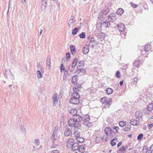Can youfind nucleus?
I'll use <instances>...</instances> for the list:
<instances>
[{"label": "nucleus", "instance_id": "obj_1", "mask_svg": "<svg viewBox=\"0 0 153 153\" xmlns=\"http://www.w3.org/2000/svg\"><path fill=\"white\" fill-rule=\"evenodd\" d=\"M77 87H76L73 88L74 93L71 95L72 97L70 100V102L71 103L74 104H77L79 102L80 95L77 91L78 90L79 91Z\"/></svg>", "mask_w": 153, "mask_h": 153}, {"label": "nucleus", "instance_id": "obj_2", "mask_svg": "<svg viewBox=\"0 0 153 153\" xmlns=\"http://www.w3.org/2000/svg\"><path fill=\"white\" fill-rule=\"evenodd\" d=\"M80 119H74V118H70L68 120V123L69 126L71 127H73L74 129L78 130L81 127V125L80 123Z\"/></svg>", "mask_w": 153, "mask_h": 153}, {"label": "nucleus", "instance_id": "obj_3", "mask_svg": "<svg viewBox=\"0 0 153 153\" xmlns=\"http://www.w3.org/2000/svg\"><path fill=\"white\" fill-rule=\"evenodd\" d=\"M72 150L73 151L78 150L81 153H84L85 152V149L83 146H80L77 143H73L71 146Z\"/></svg>", "mask_w": 153, "mask_h": 153}, {"label": "nucleus", "instance_id": "obj_4", "mask_svg": "<svg viewBox=\"0 0 153 153\" xmlns=\"http://www.w3.org/2000/svg\"><path fill=\"white\" fill-rule=\"evenodd\" d=\"M101 101L104 104L103 108H108L111 104L112 100L110 98H108L106 97H105L101 99Z\"/></svg>", "mask_w": 153, "mask_h": 153}, {"label": "nucleus", "instance_id": "obj_5", "mask_svg": "<svg viewBox=\"0 0 153 153\" xmlns=\"http://www.w3.org/2000/svg\"><path fill=\"white\" fill-rule=\"evenodd\" d=\"M104 132L107 136L105 137H103L102 138V140L103 141L106 142L108 138V136H111V133L112 132V130L110 127H106L105 129Z\"/></svg>", "mask_w": 153, "mask_h": 153}, {"label": "nucleus", "instance_id": "obj_6", "mask_svg": "<svg viewBox=\"0 0 153 153\" xmlns=\"http://www.w3.org/2000/svg\"><path fill=\"white\" fill-rule=\"evenodd\" d=\"M75 22L76 20L74 19V16H71L68 21V30H70L73 28Z\"/></svg>", "mask_w": 153, "mask_h": 153}, {"label": "nucleus", "instance_id": "obj_7", "mask_svg": "<svg viewBox=\"0 0 153 153\" xmlns=\"http://www.w3.org/2000/svg\"><path fill=\"white\" fill-rule=\"evenodd\" d=\"M70 114L73 116L74 119H78L79 120L80 117V115L77 114V110L76 108H74L71 109L70 111Z\"/></svg>", "mask_w": 153, "mask_h": 153}, {"label": "nucleus", "instance_id": "obj_8", "mask_svg": "<svg viewBox=\"0 0 153 153\" xmlns=\"http://www.w3.org/2000/svg\"><path fill=\"white\" fill-rule=\"evenodd\" d=\"M5 75L6 77L11 79H14V77L13 74L10 72L9 69H6L5 71Z\"/></svg>", "mask_w": 153, "mask_h": 153}, {"label": "nucleus", "instance_id": "obj_9", "mask_svg": "<svg viewBox=\"0 0 153 153\" xmlns=\"http://www.w3.org/2000/svg\"><path fill=\"white\" fill-rule=\"evenodd\" d=\"M116 27L117 28L119 31L120 32H123L124 30V28L125 27L124 24L123 23H120L116 25Z\"/></svg>", "mask_w": 153, "mask_h": 153}, {"label": "nucleus", "instance_id": "obj_10", "mask_svg": "<svg viewBox=\"0 0 153 153\" xmlns=\"http://www.w3.org/2000/svg\"><path fill=\"white\" fill-rule=\"evenodd\" d=\"M79 119H80V122L82 121L84 122L85 123H86L87 122H89L90 120L89 116L88 115H86L85 117H83L80 115V117H79Z\"/></svg>", "mask_w": 153, "mask_h": 153}, {"label": "nucleus", "instance_id": "obj_11", "mask_svg": "<svg viewBox=\"0 0 153 153\" xmlns=\"http://www.w3.org/2000/svg\"><path fill=\"white\" fill-rule=\"evenodd\" d=\"M74 139L72 138L69 139L67 141L66 146L68 148H71L73 143H74Z\"/></svg>", "mask_w": 153, "mask_h": 153}, {"label": "nucleus", "instance_id": "obj_12", "mask_svg": "<svg viewBox=\"0 0 153 153\" xmlns=\"http://www.w3.org/2000/svg\"><path fill=\"white\" fill-rule=\"evenodd\" d=\"M108 19L110 22H113L117 19L116 15L114 13L110 14L108 16Z\"/></svg>", "mask_w": 153, "mask_h": 153}, {"label": "nucleus", "instance_id": "obj_13", "mask_svg": "<svg viewBox=\"0 0 153 153\" xmlns=\"http://www.w3.org/2000/svg\"><path fill=\"white\" fill-rule=\"evenodd\" d=\"M57 96L58 94H54L53 96V106H56L57 102H58V100L57 98Z\"/></svg>", "mask_w": 153, "mask_h": 153}, {"label": "nucleus", "instance_id": "obj_14", "mask_svg": "<svg viewBox=\"0 0 153 153\" xmlns=\"http://www.w3.org/2000/svg\"><path fill=\"white\" fill-rule=\"evenodd\" d=\"M72 131L69 128H67L65 130L64 134L65 136H68L72 135Z\"/></svg>", "mask_w": 153, "mask_h": 153}, {"label": "nucleus", "instance_id": "obj_15", "mask_svg": "<svg viewBox=\"0 0 153 153\" xmlns=\"http://www.w3.org/2000/svg\"><path fill=\"white\" fill-rule=\"evenodd\" d=\"M143 116V113L141 111H138L135 113L136 118L138 120H140L142 118Z\"/></svg>", "mask_w": 153, "mask_h": 153}, {"label": "nucleus", "instance_id": "obj_16", "mask_svg": "<svg viewBox=\"0 0 153 153\" xmlns=\"http://www.w3.org/2000/svg\"><path fill=\"white\" fill-rule=\"evenodd\" d=\"M78 76L76 75H75L73 76H72L71 79V83L74 85L76 84L77 81Z\"/></svg>", "mask_w": 153, "mask_h": 153}, {"label": "nucleus", "instance_id": "obj_17", "mask_svg": "<svg viewBox=\"0 0 153 153\" xmlns=\"http://www.w3.org/2000/svg\"><path fill=\"white\" fill-rule=\"evenodd\" d=\"M83 52L84 54H87L89 51V48L87 45H85L83 48Z\"/></svg>", "mask_w": 153, "mask_h": 153}, {"label": "nucleus", "instance_id": "obj_18", "mask_svg": "<svg viewBox=\"0 0 153 153\" xmlns=\"http://www.w3.org/2000/svg\"><path fill=\"white\" fill-rule=\"evenodd\" d=\"M70 50L71 54L74 55L76 52V50L74 45H72L70 47Z\"/></svg>", "mask_w": 153, "mask_h": 153}, {"label": "nucleus", "instance_id": "obj_19", "mask_svg": "<svg viewBox=\"0 0 153 153\" xmlns=\"http://www.w3.org/2000/svg\"><path fill=\"white\" fill-rule=\"evenodd\" d=\"M46 62H47V67L48 68V69H50L51 67V57L49 56H48L47 59L46 60Z\"/></svg>", "mask_w": 153, "mask_h": 153}, {"label": "nucleus", "instance_id": "obj_20", "mask_svg": "<svg viewBox=\"0 0 153 153\" xmlns=\"http://www.w3.org/2000/svg\"><path fill=\"white\" fill-rule=\"evenodd\" d=\"M77 72L78 73H80V74L81 75H83L86 73V71L85 70L82 68L78 69L77 70Z\"/></svg>", "mask_w": 153, "mask_h": 153}, {"label": "nucleus", "instance_id": "obj_21", "mask_svg": "<svg viewBox=\"0 0 153 153\" xmlns=\"http://www.w3.org/2000/svg\"><path fill=\"white\" fill-rule=\"evenodd\" d=\"M151 48V45L149 44H147L146 45L144 48V51L146 52H147L149 51Z\"/></svg>", "mask_w": 153, "mask_h": 153}, {"label": "nucleus", "instance_id": "obj_22", "mask_svg": "<svg viewBox=\"0 0 153 153\" xmlns=\"http://www.w3.org/2000/svg\"><path fill=\"white\" fill-rule=\"evenodd\" d=\"M153 109V103H152L149 104L147 106V110L149 111H151Z\"/></svg>", "mask_w": 153, "mask_h": 153}, {"label": "nucleus", "instance_id": "obj_23", "mask_svg": "<svg viewBox=\"0 0 153 153\" xmlns=\"http://www.w3.org/2000/svg\"><path fill=\"white\" fill-rule=\"evenodd\" d=\"M102 25L104 26L107 27L108 26L110 25V23L107 21H106L105 22H103L101 23Z\"/></svg>", "mask_w": 153, "mask_h": 153}, {"label": "nucleus", "instance_id": "obj_24", "mask_svg": "<svg viewBox=\"0 0 153 153\" xmlns=\"http://www.w3.org/2000/svg\"><path fill=\"white\" fill-rule=\"evenodd\" d=\"M59 126H56L55 128L53 135L54 136V135L57 136L59 132Z\"/></svg>", "mask_w": 153, "mask_h": 153}, {"label": "nucleus", "instance_id": "obj_25", "mask_svg": "<svg viewBox=\"0 0 153 153\" xmlns=\"http://www.w3.org/2000/svg\"><path fill=\"white\" fill-rule=\"evenodd\" d=\"M124 12V10L122 8H119L117 11L116 13L119 15H121Z\"/></svg>", "mask_w": 153, "mask_h": 153}, {"label": "nucleus", "instance_id": "obj_26", "mask_svg": "<svg viewBox=\"0 0 153 153\" xmlns=\"http://www.w3.org/2000/svg\"><path fill=\"white\" fill-rule=\"evenodd\" d=\"M79 132L78 131H75L73 134V137H75L76 138L77 137L79 136Z\"/></svg>", "mask_w": 153, "mask_h": 153}, {"label": "nucleus", "instance_id": "obj_27", "mask_svg": "<svg viewBox=\"0 0 153 153\" xmlns=\"http://www.w3.org/2000/svg\"><path fill=\"white\" fill-rule=\"evenodd\" d=\"M109 10L107 7H105L103 10L102 11V13L104 15H106L109 12Z\"/></svg>", "mask_w": 153, "mask_h": 153}, {"label": "nucleus", "instance_id": "obj_28", "mask_svg": "<svg viewBox=\"0 0 153 153\" xmlns=\"http://www.w3.org/2000/svg\"><path fill=\"white\" fill-rule=\"evenodd\" d=\"M105 91L107 94H111L113 91V90L112 88H107Z\"/></svg>", "mask_w": 153, "mask_h": 153}, {"label": "nucleus", "instance_id": "obj_29", "mask_svg": "<svg viewBox=\"0 0 153 153\" xmlns=\"http://www.w3.org/2000/svg\"><path fill=\"white\" fill-rule=\"evenodd\" d=\"M77 61L78 60L77 58L74 59L71 65L72 68H74L75 67L77 63Z\"/></svg>", "mask_w": 153, "mask_h": 153}, {"label": "nucleus", "instance_id": "obj_30", "mask_svg": "<svg viewBox=\"0 0 153 153\" xmlns=\"http://www.w3.org/2000/svg\"><path fill=\"white\" fill-rule=\"evenodd\" d=\"M98 39H100L101 41L103 40L105 37V35L103 33H100L98 34Z\"/></svg>", "mask_w": 153, "mask_h": 153}, {"label": "nucleus", "instance_id": "obj_31", "mask_svg": "<svg viewBox=\"0 0 153 153\" xmlns=\"http://www.w3.org/2000/svg\"><path fill=\"white\" fill-rule=\"evenodd\" d=\"M76 140L77 142L80 143L83 142L84 140V138L82 137H80L79 136L78 137H77L76 138Z\"/></svg>", "mask_w": 153, "mask_h": 153}, {"label": "nucleus", "instance_id": "obj_32", "mask_svg": "<svg viewBox=\"0 0 153 153\" xmlns=\"http://www.w3.org/2000/svg\"><path fill=\"white\" fill-rule=\"evenodd\" d=\"M140 61L139 60H137L134 62V65L138 67L140 64Z\"/></svg>", "mask_w": 153, "mask_h": 153}, {"label": "nucleus", "instance_id": "obj_33", "mask_svg": "<svg viewBox=\"0 0 153 153\" xmlns=\"http://www.w3.org/2000/svg\"><path fill=\"white\" fill-rule=\"evenodd\" d=\"M47 5L46 3L44 2H42V11H44L45 10Z\"/></svg>", "mask_w": 153, "mask_h": 153}, {"label": "nucleus", "instance_id": "obj_34", "mask_svg": "<svg viewBox=\"0 0 153 153\" xmlns=\"http://www.w3.org/2000/svg\"><path fill=\"white\" fill-rule=\"evenodd\" d=\"M131 127L130 126L127 125L123 128V130L125 131H129L130 130Z\"/></svg>", "mask_w": 153, "mask_h": 153}, {"label": "nucleus", "instance_id": "obj_35", "mask_svg": "<svg viewBox=\"0 0 153 153\" xmlns=\"http://www.w3.org/2000/svg\"><path fill=\"white\" fill-rule=\"evenodd\" d=\"M78 28L76 27L74 28L72 31V34L74 35H76L78 32Z\"/></svg>", "mask_w": 153, "mask_h": 153}, {"label": "nucleus", "instance_id": "obj_36", "mask_svg": "<svg viewBox=\"0 0 153 153\" xmlns=\"http://www.w3.org/2000/svg\"><path fill=\"white\" fill-rule=\"evenodd\" d=\"M126 124V122H124L121 121L119 122V125L121 127H123Z\"/></svg>", "mask_w": 153, "mask_h": 153}, {"label": "nucleus", "instance_id": "obj_37", "mask_svg": "<svg viewBox=\"0 0 153 153\" xmlns=\"http://www.w3.org/2000/svg\"><path fill=\"white\" fill-rule=\"evenodd\" d=\"M130 124L134 126H137V124L136 123H135L134 120H131L130 121Z\"/></svg>", "mask_w": 153, "mask_h": 153}, {"label": "nucleus", "instance_id": "obj_38", "mask_svg": "<svg viewBox=\"0 0 153 153\" xmlns=\"http://www.w3.org/2000/svg\"><path fill=\"white\" fill-rule=\"evenodd\" d=\"M88 39H89V42H95V39L92 36H89L88 38Z\"/></svg>", "mask_w": 153, "mask_h": 153}, {"label": "nucleus", "instance_id": "obj_39", "mask_svg": "<svg viewBox=\"0 0 153 153\" xmlns=\"http://www.w3.org/2000/svg\"><path fill=\"white\" fill-rule=\"evenodd\" d=\"M102 24L101 23H99L97 24L96 28L98 30H100L101 29Z\"/></svg>", "mask_w": 153, "mask_h": 153}, {"label": "nucleus", "instance_id": "obj_40", "mask_svg": "<svg viewBox=\"0 0 153 153\" xmlns=\"http://www.w3.org/2000/svg\"><path fill=\"white\" fill-rule=\"evenodd\" d=\"M36 74L38 78H41L42 77V74L41 72L39 71H36Z\"/></svg>", "mask_w": 153, "mask_h": 153}, {"label": "nucleus", "instance_id": "obj_41", "mask_svg": "<svg viewBox=\"0 0 153 153\" xmlns=\"http://www.w3.org/2000/svg\"><path fill=\"white\" fill-rule=\"evenodd\" d=\"M79 36L81 38H85L86 37L85 33L84 32H82L79 35Z\"/></svg>", "mask_w": 153, "mask_h": 153}, {"label": "nucleus", "instance_id": "obj_42", "mask_svg": "<svg viewBox=\"0 0 153 153\" xmlns=\"http://www.w3.org/2000/svg\"><path fill=\"white\" fill-rule=\"evenodd\" d=\"M68 74V71H65L64 72V76H63V80L64 81L67 77V75Z\"/></svg>", "mask_w": 153, "mask_h": 153}, {"label": "nucleus", "instance_id": "obj_43", "mask_svg": "<svg viewBox=\"0 0 153 153\" xmlns=\"http://www.w3.org/2000/svg\"><path fill=\"white\" fill-rule=\"evenodd\" d=\"M34 143L35 145H37L38 146H39L40 143L39 140L37 139H36L34 140Z\"/></svg>", "mask_w": 153, "mask_h": 153}, {"label": "nucleus", "instance_id": "obj_44", "mask_svg": "<svg viewBox=\"0 0 153 153\" xmlns=\"http://www.w3.org/2000/svg\"><path fill=\"white\" fill-rule=\"evenodd\" d=\"M96 43L95 42H89V47H91L93 48H94V47L95 46Z\"/></svg>", "mask_w": 153, "mask_h": 153}, {"label": "nucleus", "instance_id": "obj_45", "mask_svg": "<svg viewBox=\"0 0 153 153\" xmlns=\"http://www.w3.org/2000/svg\"><path fill=\"white\" fill-rule=\"evenodd\" d=\"M115 76L117 78L120 77L121 75L119 71H117L116 73L115 74Z\"/></svg>", "mask_w": 153, "mask_h": 153}, {"label": "nucleus", "instance_id": "obj_46", "mask_svg": "<svg viewBox=\"0 0 153 153\" xmlns=\"http://www.w3.org/2000/svg\"><path fill=\"white\" fill-rule=\"evenodd\" d=\"M143 137V134H140L138 135L137 137V139L138 140H141Z\"/></svg>", "mask_w": 153, "mask_h": 153}, {"label": "nucleus", "instance_id": "obj_47", "mask_svg": "<svg viewBox=\"0 0 153 153\" xmlns=\"http://www.w3.org/2000/svg\"><path fill=\"white\" fill-rule=\"evenodd\" d=\"M84 124L88 127H90V126H91L92 125L91 123L89 122H87L86 123H84Z\"/></svg>", "mask_w": 153, "mask_h": 153}, {"label": "nucleus", "instance_id": "obj_48", "mask_svg": "<svg viewBox=\"0 0 153 153\" xmlns=\"http://www.w3.org/2000/svg\"><path fill=\"white\" fill-rule=\"evenodd\" d=\"M60 153V151L59 150H58L57 149H54V150H52L51 152V153Z\"/></svg>", "mask_w": 153, "mask_h": 153}, {"label": "nucleus", "instance_id": "obj_49", "mask_svg": "<svg viewBox=\"0 0 153 153\" xmlns=\"http://www.w3.org/2000/svg\"><path fill=\"white\" fill-rule=\"evenodd\" d=\"M56 137H57V136L55 135L54 136L53 135H52L51 139L53 140V143H54L56 140Z\"/></svg>", "mask_w": 153, "mask_h": 153}, {"label": "nucleus", "instance_id": "obj_50", "mask_svg": "<svg viewBox=\"0 0 153 153\" xmlns=\"http://www.w3.org/2000/svg\"><path fill=\"white\" fill-rule=\"evenodd\" d=\"M114 140H112L110 142V144L112 146H115L116 144V143L114 142Z\"/></svg>", "mask_w": 153, "mask_h": 153}, {"label": "nucleus", "instance_id": "obj_51", "mask_svg": "<svg viewBox=\"0 0 153 153\" xmlns=\"http://www.w3.org/2000/svg\"><path fill=\"white\" fill-rule=\"evenodd\" d=\"M83 61L82 60L79 61L78 62V66L80 67L82 66L83 65Z\"/></svg>", "mask_w": 153, "mask_h": 153}, {"label": "nucleus", "instance_id": "obj_52", "mask_svg": "<svg viewBox=\"0 0 153 153\" xmlns=\"http://www.w3.org/2000/svg\"><path fill=\"white\" fill-rule=\"evenodd\" d=\"M131 5L134 8H136L137 7V5L134 4L132 2H131L130 3Z\"/></svg>", "mask_w": 153, "mask_h": 153}, {"label": "nucleus", "instance_id": "obj_53", "mask_svg": "<svg viewBox=\"0 0 153 153\" xmlns=\"http://www.w3.org/2000/svg\"><path fill=\"white\" fill-rule=\"evenodd\" d=\"M126 149V148L124 146H123L120 149V151H121L122 152L124 153Z\"/></svg>", "mask_w": 153, "mask_h": 153}, {"label": "nucleus", "instance_id": "obj_54", "mask_svg": "<svg viewBox=\"0 0 153 153\" xmlns=\"http://www.w3.org/2000/svg\"><path fill=\"white\" fill-rule=\"evenodd\" d=\"M65 69V67L63 66V64H61V66L60 68V70H61V72L62 70L64 71Z\"/></svg>", "mask_w": 153, "mask_h": 153}, {"label": "nucleus", "instance_id": "obj_55", "mask_svg": "<svg viewBox=\"0 0 153 153\" xmlns=\"http://www.w3.org/2000/svg\"><path fill=\"white\" fill-rule=\"evenodd\" d=\"M67 59H69L71 57L70 54L69 53H67L66 54Z\"/></svg>", "mask_w": 153, "mask_h": 153}, {"label": "nucleus", "instance_id": "obj_56", "mask_svg": "<svg viewBox=\"0 0 153 153\" xmlns=\"http://www.w3.org/2000/svg\"><path fill=\"white\" fill-rule=\"evenodd\" d=\"M33 149H32V152H35L36 151V148L35 146H33Z\"/></svg>", "mask_w": 153, "mask_h": 153}, {"label": "nucleus", "instance_id": "obj_57", "mask_svg": "<svg viewBox=\"0 0 153 153\" xmlns=\"http://www.w3.org/2000/svg\"><path fill=\"white\" fill-rule=\"evenodd\" d=\"M133 82H135L136 83L137 82V78H136V77H134L133 79Z\"/></svg>", "mask_w": 153, "mask_h": 153}, {"label": "nucleus", "instance_id": "obj_58", "mask_svg": "<svg viewBox=\"0 0 153 153\" xmlns=\"http://www.w3.org/2000/svg\"><path fill=\"white\" fill-rule=\"evenodd\" d=\"M153 126V123L152 124H149V125L148 127L149 128V129L151 128Z\"/></svg>", "mask_w": 153, "mask_h": 153}, {"label": "nucleus", "instance_id": "obj_59", "mask_svg": "<svg viewBox=\"0 0 153 153\" xmlns=\"http://www.w3.org/2000/svg\"><path fill=\"white\" fill-rule=\"evenodd\" d=\"M113 127H114V128L116 130H118L119 129V127L117 126H114Z\"/></svg>", "mask_w": 153, "mask_h": 153}, {"label": "nucleus", "instance_id": "obj_60", "mask_svg": "<svg viewBox=\"0 0 153 153\" xmlns=\"http://www.w3.org/2000/svg\"><path fill=\"white\" fill-rule=\"evenodd\" d=\"M122 143L121 142H120L118 143L117 144V146L118 147H119L120 146L121 144H122Z\"/></svg>", "mask_w": 153, "mask_h": 153}, {"label": "nucleus", "instance_id": "obj_61", "mask_svg": "<svg viewBox=\"0 0 153 153\" xmlns=\"http://www.w3.org/2000/svg\"><path fill=\"white\" fill-rule=\"evenodd\" d=\"M150 149L151 151L153 150V144L151 145Z\"/></svg>", "mask_w": 153, "mask_h": 153}, {"label": "nucleus", "instance_id": "obj_62", "mask_svg": "<svg viewBox=\"0 0 153 153\" xmlns=\"http://www.w3.org/2000/svg\"><path fill=\"white\" fill-rule=\"evenodd\" d=\"M26 0H21V1H22V3L23 4H24L25 3V1H26Z\"/></svg>", "mask_w": 153, "mask_h": 153}, {"label": "nucleus", "instance_id": "obj_63", "mask_svg": "<svg viewBox=\"0 0 153 153\" xmlns=\"http://www.w3.org/2000/svg\"><path fill=\"white\" fill-rule=\"evenodd\" d=\"M123 84V82L122 81H120V85H122Z\"/></svg>", "mask_w": 153, "mask_h": 153}, {"label": "nucleus", "instance_id": "obj_64", "mask_svg": "<svg viewBox=\"0 0 153 153\" xmlns=\"http://www.w3.org/2000/svg\"><path fill=\"white\" fill-rule=\"evenodd\" d=\"M42 30L41 29V30H40V33H39L40 35H41V34L42 33Z\"/></svg>", "mask_w": 153, "mask_h": 153}]
</instances>
